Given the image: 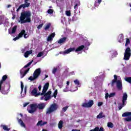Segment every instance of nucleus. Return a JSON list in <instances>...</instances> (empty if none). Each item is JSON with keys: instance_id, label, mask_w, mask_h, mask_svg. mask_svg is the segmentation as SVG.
I'll list each match as a JSON object with an SVG mask.
<instances>
[{"instance_id": "obj_60", "label": "nucleus", "mask_w": 131, "mask_h": 131, "mask_svg": "<svg viewBox=\"0 0 131 131\" xmlns=\"http://www.w3.org/2000/svg\"><path fill=\"white\" fill-rule=\"evenodd\" d=\"M16 18V15H13V17H12V20L15 19Z\"/></svg>"}, {"instance_id": "obj_27", "label": "nucleus", "mask_w": 131, "mask_h": 131, "mask_svg": "<svg viewBox=\"0 0 131 131\" xmlns=\"http://www.w3.org/2000/svg\"><path fill=\"white\" fill-rule=\"evenodd\" d=\"M103 117H105V116H103V113H100L97 116V118L98 119L103 118Z\"/></svg>"}, {"instance_id": "obj_55", "label": "nucleus", "mask_w": 131, "mask_h": 131, "mask_svg": "<svg viewBox=\"0 0 131 131\" xmlns=\"http://www.w3.org/2000/svg\"><path fill=\"white\" fill-rule=\"evenodd\" d=\"M118 55V53H117V51H114V55L115 57H116Z\"/></svg>"}, {"instance_id": "obj_61", "label": "nucleus", "mask_w": 131, "mask_h": 131, "mask_svg": "<svg viewBox=\"0 0 131 131\" xmlns=\"http://www.w3.org/2000/svg\"><path fill=\"white\" fill-rule=\"evenodd\" d=\"M97 3L100 5L102 3V0H98Z\"/></svg>"}, {"instance_id": "obj_64", "label": "nucleus", "mask_w": 131, "mask_h": 131, "mask_svg": "<svg viewBox=\"0 0 131 131\" xmlns=\"http://www.w3.org/2000/svg\"><path fill=\"white\" fill-rule=\"evenodd\" d=\"M45 97L44 96H42L40 98V100H43Z\"/></svg>"}, {"instance_id": "obj_2", "label": "nucleus", "mask_w": 131, "mask_h": 131, "mask_svg": "<svg viewBox=\"0 0 131 131\" xmlns=\"http://www.w3.org/2000/svg\"><path fill=\"white\" fill-rule=\"evenodd\" d=\"M84 49V45H81L80 46H79L78 48H77L76 49H75V48H70L69 49H68L65 51H64V54H69V53H71V52H80V51H82Z\"/></svg>"}, {"instance_id": "obj_48", "label": "nucleus", "mask_w": 131, "mask_h": 131, "mask_svg": "<svg viewBox=\"0 0 131 131\" xmlns=\"http://www.w3.org/2000/svg\"><path fill=\"white\" fill-rule=\"evenodd\" d=\"M57 71H58V69L54 68L52 71V73L53 74H56V72H57Z\"/></svg>"}, {"instance_id": "obj_57", "label": "nucleus", "mask_w": 131, "mask_h": 131, "mask_svg": "<svg viewBox=\"0 0 131 131\" xmlns=\"http://www.w3.org/2000/svg\"><path fill=\"white\" fill-rule=\"evenodd\" d=\"M94 131H99V127H96L94 129H93Z\"/></svg>"}, {"instance_id": "obj_5", "label": "nucleus", "mask_w": 131, "mask_h": 131, "mask_svg": "<svg viewBox=\"0 0 131 131\" xmlns=\"http://www.w3.org/2000/svg\"><path fill=\"white\" fill-rule=\"evenodd\" d=\"M126 100H127V94L126 93H125L123 94L122 97V103L120 104V105L119 106V110H120L121 109H122L123 107L126 105Z\"/></svg>"}, {"instance_id": "obj_53", "label": "nucleus", "mask_w": 131, "mask_h": 131, "mask_svg": "<svg viewBox=\"0 0 131 131\" xmlns=\"http://www.w3.org/2000/svg\"><path fill=\"white\" fill-rule=\"evenodd\" d=\"M102 105H103V102H98V107H101V106H102Z\"/></svg>"}, {"instance_id": "obj_14", "label": "nucleus", "mask_w": 131, "mask_h": 131, "mask_svg": "<svg viewBox=\"0 0 131 131\" xmlns=\"http://www.w3.org/2000/svg\"><path fill=\"white\" fill-rule=\"evenodd\" d=\"M31 94L36 97L37 96L40 95V92L37 93V89L36 88H34V89L31 92Z\"/></svg>"}, {"instance_id": "obj_9", "label": "nucleus", "mask_w": 131, "mask_h": 131, "mask_svg": "<svg viewBox=\"0 0 131 131\" xmlns=\"http://www.w3.org/2000/svg\"><path fill=\"white\" fill-rule=\"evenodd\" d=\"M29 70H30V68H28L26 70H24V69H22L21 70H20V74L21 75L20 78H23V77H24V76H25V75H26L27 73H28V72H29Z\"/></svg>"}, {"instance_id": "obj_23", "label": "nucleus", "mask_w": 131, "mask_h": 131, "mask_svg": "<svg viewBox=\"0 0 131 131\" xmlns=\"http://www.w3.org/2000/svg\"><path fill=\"white\" fill-rule=\"evenodd\" d=\"M18 123L20 124L21 126L25 128L26 127V125L24 124V122H23V121L21 119H18Z\"/></svg>"}, {"instance_id": "obj_58", "label": "nucleus", "mask_w": 131, "mask_h": 131, "mask_svg": "<svg viewBox=\"0 0 131 131\" xmlns=\"http://www.w3.org/2000/svg\"><path fill=\"white\" fill-rule=\"evenodd\" d=\"M98 131H105L104 130V128L103 127H100L99 129V130Z\"/></svg>"}, {"instance_id": "obj_32", "label": "nucleus", "mask_w": 131, "mask_h": 131, "mask_svg": "<svg viewBox=\"0 0 131 131\" xmlns=\"http://www.w3.org/2000/svg\"><path fill=\"white\" fill-rule=\"evenodd\" d=\"M45 98L44 100L45 101H49V100H50V99H51V96H44Z\"/></svg>"}, {"instance_id": "obj_15", "label": "nucleus", "mask_w": 131, "mask_h": 131, "mask_svg": "<svg viewBox=\"0 0 131 131\" xmlns=\"http://www.w3.org/2000/svg\"><path fill=\"white\" fill-rule=\"evenodd\" d=\"M17 30V26H14L12 28V31H11V29L8 30V32L9 34H14V33H16V31Z\"/></svg>"}, {"instance_id": "obj_35", "label": "nucleus", "mask_w": 131, "mask_h": 131, "mask_svg": "<svg viewBox=\"0 0 131 131\" xmlns=\"http://www.w3.org/2000/svg\"><path fill=\"white\" fill-rule=\"evenodd\" d=\"M21 85H20V88H21V94L23 93V90L24 89V85L23 84V82L22 81L20 82Z\"/></svg>"}, {"instance_id": "obj_34", "label": "nucleus", "mask_w": 131, "mask_h": 131, "mask_svg": "<svg viewBox=\"0 0 131 131\" xmlns=\"http://www.w3.org/2000/svg\"><path fill=\"white\" fill-rule=\"evenodd\" d=\"M28 79L29 80H31V81H33V80H35V79H36V78L34 77V76H30L29 77Z\"/></svg>"}, {"instance_id": "obj_37", "label": "nucleus", "mask_w": 131, "mask_h": 131, "mask_svg": "<svg viewBox=\"0 0 131 131\" xmlns=\"http://www.w3.org/2000/svg\"><path fill=\"white\" fill-rule=\"evenodd\" d=\"M116 93L115 92L112 93L109 95V98H112L113 97H115Z\"/></svg>"}, {"instance_id": "obj_12", "label": "nucleus", "mask_w": 131, "mask_h": 131, "mask_svg": "<svg viewBox=\"0 0 131 131\" xmlns=\"http://www.w3.org/2000/svg\"><path fill=\"white\" fill-rule=\"evenodd\" d=\"M37 108H38L39 110H43V109L46 108V103L42 102L39 103L38 105L37 104Z\"/></svg>"}, {"instance_id": "obj_42", "label": "nucleus", "mask_w": 131, "mask_h": 131, "mask_svg": "<svg viewBox=\"0 0 131 131\" xmlns=\"http://www.w3.org/2000/svg\"><path fill=\"white\" fill-rule=\"evenodd\" d=\"M66 14L68 17H70V16H71V12H70V11H66Z\"/></svg>"}, {"instance_id": "obj_1", "label": "nucleus", "mask_w": 131, "mask_h": 131, "mask_svg": "<svg viewBox=\"0 0 131 131\" xmlns=\"http://www.w3.org/2000/svg\"><path fill=\"white\" fill-rule=\"evenodd\" d=\"M31 13L30 11H24L21 13L20 16L19 17L21 24L24 23H30L31 22Z\"/></svg>"}, {"instance_id": "obj_11", "label": "nucleus", "mask_w": 131, "mask_h": 131, "mask_svg": "<svg viewBox=\"0 0 131 131\" xmlns=\"http://www.w3.org/2000/svg\"><path fill=\"white\" fill-rule=\"evenodd\" d=\"M18 35L19 36V37H24V38H27L28 37V36H27V33H26V31L25 30H22L21 32L19 33Z\"/></svg>"}, {"instance_id": "obj_22", "label": "nucleus", "mask_w": 131, "mask_h": 131, "mask_svg": "<svg viewBox=\"0 0 131 131\" xmlns=\"http://www.w3.org/2000/svg\"><path fill=\"white\" fill-rule=\"evenodd\" d=\"M118 40L119 42H123V34H121L119 35Z\"/></svg>"}, {"instance_id": "obj_49", "label": "nucleus", "mask_w": 131, "mask_h": 131, "mask_svg": "<svg viewBox=\"0 0 131 131\" xmlns=\"http://www.w3.org/2000/svg\"><path fill=\"white\" fill-rule=\"evenodd\" d=\"M43 55V53H42V52H39L37 55V57H38V58L42 57V56Z\"/></svg>"}, {"instance_id": "obj_20", "label": "nucleus", "mask_w": 131, "mask_h": 131, "mask_svg": "<svg viewBox=\"0 0 131 131\" xmlns=\"http://www.w3.org/2000/svg\"><path fill=\"white\" fill-rule=\"evenodd\" d=\"M114 79L112 81L111 85L113 86L114 85V83L117 82V75H114Z\"/></svg>"}, {"instance_id": "obj_54", "label": "nucleus", "mask_w": 131, "mask_h": 131, "mask_svg": "<svg viewBox=\"0 0 131 131\" xmlns=\"http://www.w3.org/2000/svg\"><path fill=\"white\" fill-rule=\"evenodd\" d=\"M110 95L108 93L105 94V98L106 99V100H107V99H108V97H109Z\"/></svg>"}, {"instance_id": "obj_4", "label": "nucleus", "mask_w": 131, "mask_h": 131, "mask_svg": "<svg viewBox=\"0 0 131 131\" xmlns=\"http://www.w3.org/2000/svg\"><path fill=\"white\" fill-rule=\"evenodd\" d=\"M131 56V50L129 47H127L124 53V59L126 61H128L129 60V58H130Z\"/></svg>"}, {"instance_id": "obj_39", "label": "nucleus", "mask_w": 131, "mask_h": 131, "mask_svg": "<svg viewBox=\"0 0 131 131\" xmlns=\"http://www.w3.org/2000/svg\"><path fill=\"white\" fill-rule=\"evenodd\" d=\"M57 95H58V90H55L53 93V97L57 98Z\"/></svg>"}, {"instance_id": "obj_7", "label": "nucleus", "mask_w": 131, "mask_h": 131, "mask_svg": "<svg viewBox=\"0 0 131 131\" xmlns=\"http://www.w3.org/2000/svg\"><path fill=\"white\" fill-rule=\"evenodd\" d=\"M30 107L31 110H28V112L31 114H33V113H34V112L36 111V109H37V104H31L30 105Z\"/></svg>"}, {"instance_id": "obj_38", "label": "nucleus", "mask_w": 131, "mask_h": 131, "mask_svg": "<svg viewBox=\"0 0 131 131\" xmlns=\"http://www.w3.org/2000/svg\"><path fill=\"white\" fill-rule=\"evenodd\" d=\"M80 4V2H79V1H77V3L75 4L74 6V9H76V8H77V6H79Z\"/></svg>"}, {"instance_id": "obj_33", "label": "nucleus", "mask_w": 131, "mask_h": 131, "mask_svg": "<svg viewBox=\"0 0 131 131\" xmlns=\"http://www.w3.org/2000/svg\"><path fill=\"white\" fill-rule=\"evenodd\" d=\"M74 82L75 83V84H76V85H80V83L79 82V80H78V79H76L74 81Z\"/></svg>"}, {"instance_id": "obj_17", "label": "nucleus", "mask_w": 131, "mask_h": 131, "mask_svg": "<svg viewBox=\"0 0 131 131\" xmlns=\"http://www.w3.org/2000/svg\"><path fill=\"white\" fill-rule=\"evenodd\" d=\"M67 39V37H63L60 39H59L58 41L57 42L58 43H59V45H61L62 43H65L66 42V40Z\"/></svg>"}, {"instance_id": "obj_41", "label": "nucleus", "mask_w": 131, "mask_h": 131, "mask_svg": "<svg viewBox=\"0 0 131 131\" xmlns=\"http://www.w3.org/2000/svg\"><path fill=\"white\" fill-rule=\"evenodd\" d=\"M126 81H127V82H129V83H131V77H127L125 79Z\"/></svg>"}, {"instance_id": "obj_30", "label": "nucleus", "mask_w": 131, "mask_h": 131, "mask_svg": "<svg viewBox=\"0 0 131 131\" xmlns=\"http://www.w3.org/2000/svg\"><path fill=\"white\" fill-rule=\"evenodd\" d=\"M47 91H48L47 89H45L44 88H43L42 93L40 94V96H45V94L47 93Z\"/></svg>"}, {"instance_id": "obj_52", "label": "nucleus", "mask_w": 131, "mask_h": 131, "mask_svg": "<svg viewBox=\"0 0 131 131\" xmlns=\"http://www.w3.org/2000/svg\"><path fill=\"white\" fill-rule=\"evenodd\" d=\"M20 38H21V37H19L18 35V36H16L15 38H13V40L16 41V40H17V39H19Z\"/></svg>"}, {"instance_id": "obj_31", "label": "nucleus", "mask_w": 131, "mask_h": 131, "mask_svg": "<svg viewBox=\"0 0 131 131\" xmlns=\"http://www.w3.org/2000/svg\"><path fill=\"white\" fill-rule=\"evenodd\" d=\"M32 62H33V61H31L29 62V63H28L26 66H25L24 67V69L27 68V67H29V66H30V65H31V64H32Z\"/></svg>"}, {"instance_id": "obj_21", "label": "nucleus", "mask_w": 131, "mask_h": 131, "mask_svg": "<svg viewBox=\"0 0 131 131\" xmlns=\"http://www.w3.org/2000/svg\"><path fill=\"white\" fill-rule=\"evenodd\" d=\"M31 54H32V50L28 51L25 53L24 57L28 58L29 55H31Z\"/></svg>"}, {"instance_id": "obj_3", "label": "nucleus", "mask_w": 131, "mask_h": 131, "mask_svg": "<svg viewBox=\"0 0 131 131\" xmlns=\"http://www.w3.org/2000/svg\"><path fill=\"white\" fill-rule=\"evenodd\" d=\"M58 106L56 103H53L50 105V106L47 109L46 112V114H51V113H53V112H55V111H57L58 110Z\"/></svg>"}, {"instance_id": "obj_18", "label": "nucleus", "mask_w": 131, "mask_h": 131, "mask_svg": "<svg viewBox=\"0 0 131 131\" xmlns=\"http://www.w3.org/2000/svg\"><path fill=\"white\" fill-rule=\"evenodd\" d=\"M7 78H8V76L6 75H5L2 77V79L0 81V90L1 85H3L5 81L7 80Z\"/></svg>"}, {"instance_id": "obj_19", "label": "nucleus", "mask_w": 131, "mask_h": 131, "mask_svg": "<svg viewBox=\"0 0 131 131\" xmlns=\"http://www.w3.org/2000/svg\"><path fill=\"white\" fill-rule=\"evenodd\" d=\"M54 37H55V33H52L48 37L47 41H51V40H53V38Z\"/></svg>"}, {"instance_id": "obj_43", "label": "nucleus", "mask_w": 131, "mask_h": 131, "mask_svg": "<svg viewBox=\"0 0 131 131\" xmlns=\"http://www.w3.org/2000/svg\"><path fill=\"white\" fill-rule=\"evenodd\" d=\"M50 27H51V24H48L45 28V30H48V29H50Z\"/></svg>"}, {"instance_id": "obj_29", "label": "nucleus", "mask_w": 131, "mask_h": 131, "mask_svg": "<svg viewBox=\"0 0 131 131\" xmlns=\"http://www.w3.org/2000/svg\"><path fill=\"white\" fill-rule=\"evenodd\" d=\"M107 127H110V128H113V123L112 122H108L107 123Z\"/></svg>"}, {"instance_id": "obj_59", "label": "nucleus", "mask_w": 131, "mask_h": 131, "mask_svg": "<svg viewBox=\"0 0 131 131\" xmlns=\"http://www.w3.org/2000/svg\"><path fill=\"white\" fill-rule=\"evenodd\" d=\"M38 88L39 92H40V91H41V85H39Z\"/></svg>"}, {"instance_id": "obj_63", "label": "nucleus", "mask_w": 131, "mask_h": 131, "mask_svg": "<svg viewBox=\"0 0 131 131\" xmlns=\"http://www.w3.org/2000/svg\"><path fill=\"white\" fill-rule=\"evenodd\" d=\"M70 75H73L74 74V72H72L70 73Z\"/></svg>"}, {"instance_id": "obj_45", "label": "nucleus", "mask_w": 131, "mask_h": 131, "mask_svg": "<svg viewBox=\"0 0 131 131\" xmlns=\"http://www.w3.org/2000/svg\"><path fill=\"white\" fill-rule=\"evenodd\" d=\"M125 120L127 122H129L131 121V117H128L125 118Z\"/></svg>"}, {"instance_id": "obj_8", "label": "nucleus", "mask_w": 131, "mask_h": 131, "mask_svg": "<svg viewBox=\"0 0 131 131\" xmlns=\"http://www.w3.org/2000/svg\"><path fill=\"white\" fill-rule=\"evenodd\" d=\"M94 105V100H90L88 103H84L82 104V107L85 108H91Z\"/></svg>"}, {"instance_id": "obj_25", "label": "nucleus", "mask_w": 131, "mask_h": 131, "mask_svg": "<svg viewBox=\"0 0 131 131\" xmlns=\"http://www.w3.org/2000/svg\"><path fill=\"white\" fill-rule=\"evenodd\" d=\"M1 127H3L4 130L10 131V128H8V126L6 125H1Z\"/></svg>"}, {"instance_id": "obj_10", "label": "nucleus", "mask_w": 131, "mask_h": 131, "mask_svg": "<svg viewBox=\"0 0 131 131\" xmlns=\"http://www.w3.org/2000/svg\"><path fill=\"white\" fill-rule=\"evenodd\" d=\"M40 73H41V70L40 68H38L35 70L33 74V76H34L36 78H37L39 75H40Z\"/></svg>"}, {"instance_id": "obj_47", "label": "nucleus", "mask_w": 131, "mask_h": 131, "mask_svg": "<svg viewBox=\"0 0 131 131\" xmlns=\"http://www.w3.org/2000/svg\"><path fill=\"white\" fill-rule=\"evenodd\" d=\"M47 13H48V14H53V13H54V10H53V9H49L47 11Z\"/></svg>"}, {"instance_id": "obj_24", "label": "nucleus", "mask_w": 131, "mask_h": 131, "mask_svg": "<svg viewBox=\"0 0 131 131\" xmlns=\"http://www.w3.org/2000/svg\"><path fill=\"white\" fill-rule=\"evenodd\" d=\"M122 117H126L127 116H131V112H125L122 115Z\"/></svg>"}, {"instance_id": "obj_36", "label": "nucleus", "mask_w": 131, "mask_h": 131, "mask_svg": "<svg viewBox=\"0 0 131 131\" xmlns=\"http://www.w3.org/2000/svg\"><path fill=\"white\" fill-rule=\"evenodd\" d=\"M37 126H39V125L40 126H42V120H40V121H39L37 124H36Z\"/></svg>"}, {"instance_id": "obj_46", "label": "nucleus", "mask_w": 131, "mask_h": 131, "mask_svg": "<svg viewBox=\"0 0 131 131\" xmlns=\"http://www.w3.org/2000/svg\"><path fill=\"white\" fill-rule=\"evenodd\" d=\"M52 94V91H48L45 95L44 96H51V94Z\"/></svg>"}, {"instance_id": "obj_6", "label": "nucleus", "mask_w": 131, "mask_h": 131, "mask_svg": "<svg viewBox=\"0 0 131 131\" xmlns=\"http://www.w3.org/2000/svg\"><path fill=\"white\" fill-rule=\"evenodd\" d=\"M29 1V0H25V4L20 5L16 10V12H19V11H20L22 8H23V9H25V8H28V7L30 6V3H28Z\"/></svg>"}, {"instance_id": "obj_62", "label": "nucleus", "mask_w": 131, "mask_h": 131, "mask_svg": "<svg viewBox=\"0 0 131 131\" xmlns=\"http://www.w3.org/2000/svg\"><path fill=\"white\" fill-rule=\"evenodd\" d=\"M42 123V125H45V124H47V123H48V122H46V121L43 122Z\"/></svg>"}, {"instance_id": "obj_26", "label": "nucleus", "mask_w": 131, "mask_h": 131, "mask_svg": "<svg viewBox=\"0 0 131 131\" xmlns=\"http://www.w3.org/2000/svg\"><path fill=\"white\" fill-rule=\"evenodd\" d=\"M62 127H63V121L60 120L58 123V128H59V129H61Z\"/></svg>"}, {"instance_id": "obj_50", "label": "nucleus", "mask_w": 131, "mask_h": 131, "mask_svg": "<svg viewBox=\"0 0 131 131\" xmlns=\"http://www.w3.org/2000/svg\"><path fill=\"white\" fill-rule=\"evenodd\" d=\"M4 23H5V19L4 18H1L0 20V25L4 24Z\"/></svg>"}, {"instance_id": "obj_56", "label": "nucleus", "mask_w": 131, "mask_h": 131, "mask_svg": "<svg viewBox=\"0 0 131 131\" xmlns=\"http://www.w3.org/2000/svg\"><path fill=\"white\" fill-rule=\"evenodd\" d=\"M27 105H29V102L25 103L23 105V107H26V106H27Z\"/></svg>"}, {"instance_id": "obj_28", "label": "nucleus", "mask_w": 131, "mask_h": 131, "mask_svg": "<svg viewBox=\"0 0 131 131\" xmlns=\"http://www.w3.org/2000/svg\"><path fill=\"white\" fill-rule=\"evenodd\" d=\"M50 85V83L49 82H47L46 83L44 86H43V89H45V90H48L49 89V86Z\"/></svg>"}, {"instance_id": "obj_13", "label": "nucleus", "mask_w": 131, "mask_h": 131, "mask_svg": "<svg viewBox=\"0 0 131 131\" xmlns=\"http://www.w3.org/2000/svg\"><path fill=\"white\" fill-rule=\"evenodd\" d=\"M3 85H1V89L0 92L3 95H8V93H9V90H6L5 87L2 86Z\"/></svg>"}, {"instance_id": "obj_44", "label": "nucleus", "mask_w": 131, "mask_h": 131, "mask_svg": "<svg viewBox=\"0 0 131 131\" xmlns=\"http://www.w3.org/2000/svg\"><path fill=\"white\" fill-rule=\"evenodd\" d=\"M129 43H130V40L128 38H126L125 47H126V46H127V45H129Z\"/></svg>"}, {"instance_id": "obj_51", "label": "nucleus", "mask_w": 131, "mask_h": 131, "mask_svg": "<svg viewBox=\"0 0 131 131\" xmlns=\"http://www.w3.org/2000/svg\"><path fill=\"white\" fill-rule=\"evenodd\" d=\"M42 26H43V24H41L37 26V29H40L42 27Z\"/></svg>"}, {"instance_id": "obj_40", "label": "nucleus", "mask_w": 131, "mask_h": 131, "mask_svg": "<svg viewBox=\"0 0 131 131\" xmlns=\"http://www.w3.org/2000/svg\"><path fill=\"white\" fill-rule=\"evenodd\" d=\"M69 106H64V107H63L62 108V111L63 112H66V111H67V109H68V107H69Z\"/></svg>"}, {"instance_id": "obj_16", "label": "nucleus", "mask_w": 131, "mask_h": 131, "mask_svg": "<svg viewBox=\"0 0 131 131\" xmlns=\"http://www.w3.org/2000/svg\"><path fill=\"white\" fill-rule=\"evenodd\" d=\"M117 88L118 90H119V91H121L122 90V83L120 80H117Z\"/></svg>"}]
</instances>
